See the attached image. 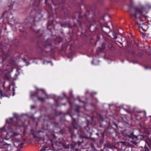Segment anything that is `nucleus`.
Instances as JSON below:
<instances>
[{
  "mask_svg": "<svg viewBox=\"0 0 151 151\" xmlns=\"http://www.w3.org/2000/svg\"><path fill=\"white\" fill-rule=\"evenodd\" d=\"M17 120L16 117L10 118L6 120V123L9 126L8 128L9 131L6 132L8 137L13 138L23 133L21 121L19 120L15 121Z\"/></svg>",
  "mask_w": 151,
  "mask_h": 151,
  "instance_id": "1",
  "label": "nucleus"
},
{
  "mask_svg": "<svg viewBox=\"0 0 151 151\" xmlns=\"http://www.w3.org/2000/svg\"><path fill=\"white\" fill-rule=\"evenodd\" d=\"M10 46L9 44L8 39L4 40L1 42L0 47L3 52L0 56V62H3L10 55L11 52L9 48Z\"/></svg>",
  "mask_w": 151,
  "mask_h": 151,
  "instance_id": "2",
  "label": "nucleus"
},
{
  "mask_svg": "<svg viewBox=\"0 0 151 151\" xmlns=\"http://www.w3.org/2000/svg\"><path fill=\"white\" fill-rule=\"evenodd\" d=\"M24 143H21L20 142L15 139L14 140V144L12 145L7 144L6 145L4 148V150L6 151H20V148H23Z\"/></svg>",
  "mask_w": 151,
  "mask_h": 151,
  "instance_id": "3",
  "label": "nucleus"
},
{
  "mask_svg": "<svg viewBox=\"0 0 151 151\" xmlns=\"http://www.w3.org/2000/svg\"><path fill=\"white\" fill-rule=\"evenodd\" d=\"M74 18H76L77 17L79 19H84L89 21L91 20L93 18L94 14L92 11H86L84 14H83L81 10L79 12L74 14Z\"/></svg>",
  "mask_w": 151,
  "mask_h": 151,
  "instance_id": "4",
  "label": "nucleus"
},
{
  "mask_svg": "<svg viewBox=\"0 0 151 151\" xmlns=\"http://www.w3.org/2000/svg\"><path fill=\"white\" fill-rule=\"evenodd\" d=\"M144 8L142 7L141 10H140L136 8H134L131 9L129 12L130 14V17H134L135 18L137 17V14H139V19L140 21H142L146 19L145 15L143 14V12L144 11Z\"/></svg>",
  "mask_w": 151,
  "mask_h": 151,
  "instance_id": "5",
  "label": "nucleus"
},
{
  "mask_svg": "<svg viewBox=\"0 0 151 151\" xmlns=\"http://www.w3.org/2000/svg\"><path fill=\"white\" fill-rule=\"evenodd\" d=\"M139 136H136L134 134V132H132L130 134L129 140L132 144L135 145H137L140 141V140L138 138Z\"/></svg>",
  "mask_w": 151,
  "mask_h": 151,
  "instance_id": "6",
  "label": "nucleus"
},
{
  "mask_svg": "<svg viewBox=\"0 0 151 151\" xmlns=\"http://www.w3.org/2000/svg\"><path fill=\"white\" fill-rule=\"evenodd\" d=\"M101 29L106 34L109 33L111 31L109 26H104L102 27Z\"/></svg>",
  "mask_w": 151,
  "mask_h": 151,
  "instance_id": "7",
  "label": "nucleus"
},
{
  "mask_svg": "<svg viewBox=\"0 0 151 151\" xmlns=\"http://www.w3.org/2000/svg\"><path fill=\"white\" fill-rule=\"evenodd\" d=\"M42 17L41 14L39 13H37L34 17V19L35 22H38L40 21Z\"/></svg>",
  "mask_w": 151,
  "mask_h": 151,
  "instance_id": "8",
  "label": "nucleus"
},
{
  "mask_svg": "<svg viewBox=\"0 0 151 151\" xmlns=\"http://www.w3.org/2000/svg\"><path fill=\"white\" fill-rule=\"evenodd\" d=\"M52 49L51 44L50 43L47 44L45 47L44 51L47 52L50 51Z\"/></svg>",
  "mask_w": 151,
  "mask_h": 151,
  "instance_id": "9",
  "label": "nucleus"
},
{
  "mask_svg": "<svg viewBox=\"0 0 151 151\" xmlns=\"http://www.w3.org/2000/svg\"><path fill=\"white\" fill-rule=\"evenodd\" d=\"M38 92L37 91H36L35 92H33L32 91L30 92V96L31 97H32L33 96H38Z\"/></svg>",
  "mask_w": 151,
  "mask_h": 151,
  "instance_id": "10",
  "label": "nucleus"
},
{
  "mask_svg": "<svg viewBox=\"0 0 151 151\" xmlns=\"http://www.w3.org/2000/svg\"><path fill=\"white\" fill-rule=\"evenodd\" d=\"M62 9L63 10V13L66 15L68 16L70 14V12L68 11L66 7H63Z\"/></svg>",
  "mask_w": 151,
  "mask_h": 151,
  "instance_id": "11",
  "label": "nucleus"
},
{
  "mask_svg": "<svg viewBox=\"0 0 151 151\" xmlns=\"http://www.w3.org/2000/svg\"><path fill=\"white\" fill-rule=\"evenodd\" d=\"M16 60V58L15 57L12 58L9 61V63L11 65H13L14 64L15 61Z\"/></svg>",
  "mask_w": 151,
  "mask_h": 151,
  "instance_id": "12",
  "label": "nucleus"
},
{
  "mask_svg": "<svg viewBox=\"0 0 151 151\" xmlns=\"http://www.w3.org/2000/svg\"><path fill=\"white\" fill-rule=\"evenodd\" d=\"M36 88L37 90L41 91L42 93H44L46 96H47V94L44 89H38L37 87H36Z\"/></svg>",
  "mask_w": 151,
  "mask_h": 151,
  "instance_id": "13",
  "label": "nucleus"
},
{
  "mask_svg": "<svg viewBox=\"0 0 151 151\" xmlns=\"http://www.w3.org/2000/svg\"><path fill=\"white\" fill-rule=\"evenodd\" d=\"M142 27L143 28V32H145L146 30H147V25H145L144 24H142Z\"/></svg>",
  "mask_w": 151,
  "mask_h": 151,
  "instance_id": "14",
  "label": "nucleus"
},
{
  "mask_svg": "<svg viewBox=\"0 0 151 151\" xmlns=\"http://www.w3.org/2000/svg\"><path fill=\"white\" fill-rule=\"evenodd\" d=\"M70 116L71 118L73 120V122L72 123V125L73 127V128L74 129H77V127H75L74 124V123L75 121V119L73 118L72 116Z\"/></svg>",
  "mask_w": 151,
  "mask_h": 151,
  "instance_id": "15",
  "label": "nucleus"
},
{
  "mask_svg": "<svg viewBox=\"0 0 151 151\" xmlns=\"http://www.w3.org/2000/svg\"><path fill=\"white\" fill-rule=\"evenodd\" d=\"M37 98L38 100L39 101H40L42 102L44 101L45 99V98L42 97H39L38 96H37Z\"/></svg>",
  "mask_w": 151,
  "mask_h": 151,
  "instance_id": "16",
  "label": "nucleus"
},
{
  "mask_svg": "<svg viewBox=\"0 0 151 151\" xmlns=\"http://www.w3.org/2000/svg\"><path fill=\"white\" fill-rule=\"evenodd\" d=\"M138 25V27L139 29V30L141 32H142V31L143 32V27H142V24L139 25Z\"/></svg>",
  "mask_w": 151,
  "mask_h": 151,
  "instance_id": "17",
  "label": "nucleus"
},
{
  "mask_svg": "<svg viewBox=\"0 0 151 151\" xmlns=\"http://www.w3.org/2000/svg\"><path fill=\"white\" fill-rule=\"evenodd\" d=\"M38 38L41 40H43L44 39V37L42 34L40 35Z\"/></svg>",
  "mask_w": 151,
  "mask_h": 151,
  "instance_id": "18",
  "label": "nucleus"
},
{
  "mask_svg": "<svg viewBox=\"0 0 151 151\" xmlns=\"http://www.w3.org/2000/svg\"><path fill=\"white\" fill-rule=\"evenodd\" d=\"M109 50H113V49H114V47L113 45L111 44L109 45Z\"/></svg>",
  "mask_w": 151,
  "mask_h": 151,
  "instance_id": "19",
  "label": "nucleus"
},
{
  "mask_svg": "<svg viewBox=\"0 0 151 151\" xmlns=\"http://www.w3.org/2000/svg\"><path fill=\"white\" fill-rule=\"evenodd\" d=\"M113 38L115 39H117V37L116 36V35L115 32H113L112 34Z\"/></svg>",
  "mask_w": 151,
  "mask_h": 151,
  "instance_id": "20",
  "label": "nucleus"
},
{
  "mask_svg": "<svg viewBox=\"0 0 151 151\" xmlns=\"http://www.w3.org/2000/svg\"><path fill=\"white\" fill-rule=\"evenodd\" d=\"M146 8L150 9L151 8V5L149 3H147L146 5Z\"/></svg>",
  "mask_w": 151,
  "mask_h": 151,
  "instance_id": "21",
  "label": "nucleus"
},
{
  "mask_svg": "<svg viewBox=\"0 0 151 151\" xmlns=\"http://www.w3.org/2000/svg\"><path fill=\"white\" fill-rule=\"evenodd\" d=\"M137 112L138 113H143L144 114V116H146V112L145 111H137Z\"/></svg>",
  "mask_w": 151,
  "mask_h": 151,
  "instance_id": "22",
  "label": "nucleus"
},
{
  "mask_svg": "<svg viewBox=\"0 0 151 151\" xmlns=\"http://www.w3.org/2000/svg\"><path fill=\"white\" fill-rule=\"evenodd\" d=\"M6 146H4V147H0V151H6L4 150V148Z\"/></svg>",
  "mask_w": 151,
  "mask_h": 151,
  "instance_id": "23",
  "label": "nucleus"
},
{
  "mask_svg": "<svg viewBox=\"0 0 151 151\" xmlns=\"http://www.w3.org/2000/svg\"><path fill=\"white\" fill-rule=\"evenodd\" d=\"M0 129H1V131L2 132H4L5 131L4 129V127H3V128H1Z\"/></svg>",
  "mask_w": 151,
  "mask_h": 151,
  "instance_id": "24",
  "label": "nucleus"
},
{
  "mask_svg": "<svg viewBox=\"0 0 151 151\" xmlns=\"http://www.w3.org/2000/svg\"><path fill=\"white\" fill-rule=\"evenodd\" d=\"M150 150V149L149 148L147 147H146L145 148V151H149Z\"/></svg>",
  "mask_w": 151,
  "mask_h": 151,
  "instance_id": "25",
  "label": "nucleus"
},
{
  "mask_svg": "<svg viewBox=\"0 0 151 151\" xmlns=\"http://www.w3.org/2000/svg\"><path fill=\"white\" fill-rule=\"evenodd\" d=\"M121 40H122V39H119V40H117V41H118L119 43H120L121 44H122V43H121L120 42Z\"/></svg>",
  "mask_w": 151,
  "mask_h": 151,
  "instance_id": "26",
  "label": "nucleus"
},
{
  "mask_svg": "<svg viewBox=\"0 0 151 151\" xmlns=\"http://www.w3.org/2000/svg\"><path fill=\"white\" fill-rule=\"evenodd\" d=\"M23 61L24 63H27V62H26V60L25 59H23Z\"/></svg>",
  "mask_w": 151,
  "mask_h": 151,
  "instance_id": "27",
  "label": "nucleus"
},
{
  "mask_svg": "<svg viewBox=\"0 0 151 151\" xmlns=\"http://www.w3.org/2000/svg\"><path fill=\"white\" fill-rule=\"evenodd\" d=\"M48 0H45V4H47V3Z\"/></svg>",
  "mask_w": 151,
  "mask_h": 151,
  "instance_id": "28",
  "label": "nucleus"
},
{
  "mask_svg": "<svg viewBox=\"0 0 151 151\" xmlns=\"http://www.w3.org/2000/svg\"><path fill=\"white\" fill-rule=\"evenodd\" d=\"M17 43H16V44L15 45H11V46H13V45L14 46V45H16V46H17Z\"/></svg>",
  "mask_w": 151,
  "mask_h": 151,
  "instance_id": "29",
  "label": "nucleus"
},
{
  "mask_svg": "<svg viewBox=\"0 0 151 151\" xmlns=\"http://www.w3.org/2000/svg\"><path fill=\"white\" fill-rule=\"evenodd\" d=\"M79 101H81V102H83V103H85V102H84V101H81L80 99H79Z\"/></svg>",
  "mask_w": 151,
  "mask_h": 151,
  "instance_id": "30",
  "label": "nucleus"
},
{
  "mask_svg": "<svg viewBox=\"0 0 151 151\" xmlns=\"http://www.w3.org/2000/svg\"><path fill=\"white\" fill-rule=\"evenodd\" d=\"M147 145H148V146H149V147H150V145L149 144V143H148V142H147Z\"/></svg>",
  "mask_w": 151,
  "mask_h": 151,
  "instance_id": "31",
  "label": "nucleus"
},
{
  "mask_svg": "<svg viewBox=\"0 0 151 151\" xmlns=\"http://www.w3.org/2000/svg\"><path fill=\"white\" fill-rule=\"evenodd\" d=\"M63 95L65 97L66 96V95H65V93H63Z\"/></svg>",
  "mask_w": 151,
  "mask_h": 151,
  "instance_id": "32",
  "label": "nucleus"
},
{
  "mask_svg": "<svg viewBox=\"0 0 151 151\" xmlns=\"http://www.w3.org/2000/svg\"><path fill=\"white\" fill-rule=\"evenodd\" d=\"M61 0L62 1V2H64L65 1V0Z\"/></svg>",
  "mask_w": 151,
  "mask_h": 151,
  "instance_id": "33",
  "label": "nucleus"
},
{
  "mask_svg": "<svg viewBox=\"0 0 151 151\" xmlns=\"http://www.w3.org/2000/svg\"><path fill=\"white\" fill-rule=\"evenodd\" d=\"M139 45V44L138 43H137V44H136V45L137 46H138V45Z\"/></svg>",
  "mask_w": 151,
  "mask_h": 151,
  "instance_id": "34",
  "label": "nucleus"
},
{
  "mask_svg": "<svg viewBox=\"0 0 151 151\" xmlns=\"http://www.w3.org/2000/svg\"><path fill=\"white\" fill-rule=\"evenodd\" d=\"M123 109L124 110H125V111H127V110H126L125 109H124V108H123Z\"/></svg>",
  "mask_w": 151,
  "mask_h": 151,
  "instance_id": "35",
  "label": "nucleus"
},
{
  "mask_svg": "<svg viewBox=\"0 0 151 151\" xmlns=\"http://www.w3.org/2000/svg\"><path fill=\"white\" fill-rule=\"evenodd\" d=\"M119 35H121V34L120 33H119Z\"/></svg>",
  "mask_w": 151,
  "mask_h": 151,
  "instance_id": "36",
  "label": "nucleus"
},
{
  "mask_svg": "<svg viewBox=\"0 0 151 151\" xmlns=\"http://www.w3.org/2000/svg\"><path fill=\"white\" fill-rule=\"evenodd\" d=\"M31 108H34V107H33L32 106H31Z\"/></svg>",
  "mask_w": 151,
  "mask_h": 151,
  "instance_id": "37",
  "label": "nucleus"
},
{
  "mask_svg": "<svg viewBox=\"0 0 151 151\" xmlns=\"http://www.w3.org/2000/svg\"><path fill=\"white\" fill-rule=\"evenodd\" d=\"M63 105H65V104H62Z\"/></svg>",
  "mask_w": 151,
  "mask_h": 151,
  "instance_id": "38",
  "label": "nucleus"
},
{
  "mask_svg": "<svg viewBox=\"0 0 151 151\" xmlns=\"http://www.w3.org/2000/svg\"><path fill=\"white\" fill-rule=\"evenodd\" d=\"M94 94H96V92H95L94 93Z\"/></svg>",
  "mask_w": 151,
  "mask_h": 151,
  "instance_id": "39",
  "label": "nucleus"
},
{
  "mask_svg": "<svg viewBox=\"0 0 151 151\" xmlns=\"http://www.w3.org/2000/svg\"><path fill=\"white\" fill-rule=\"evenodd\" d=\"M133 55H134V53L133 52Z\"/></svg>",
  "mask_w": 151,
  "mask_h": 151,
  "instance_id": "40",
  "label": "nucleus"
},
{
  "mask_svg": "<svg viewBox=\"0 0 151 151\" xmlns=\"http://www.w3.org/2000/svg\"><path fill=\"white\" fill-rule=\"evenodd\" d=\"M104 151L103 150H100V151Z\"/></svg>",
  "mask_w": 151,
  "mask_h": 151,
  "instance_id": "41",
  "label": "nucleus"
},
{
  "mask_svg": "<svg viewBox=\"0 0 151 151\" xmlns=\"http://www.w3.org/2000/svg\"><path fill=\"white\" fill-rule=\"evenodd\" d=\"M96 134L97 135H98V133H96Z\"/></svg>",
  "mask_w": 151,
  "mask_h": 151,
  "instance_id": "42",
  "label": "nucleus"
}]
</instances>
